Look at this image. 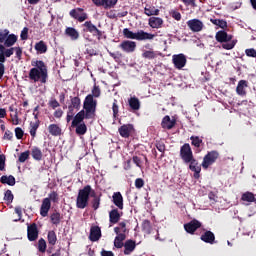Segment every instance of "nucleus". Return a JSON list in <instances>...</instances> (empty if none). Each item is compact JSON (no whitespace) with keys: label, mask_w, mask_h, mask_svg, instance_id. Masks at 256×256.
<instances>
[{"label":"nucleus","mask_w":256,"mask_h":256,"mask_svg":"<svg viewBox=\"0 0 256 256\" xmlns=\"http://www.w3.org/2000/svg\"><path fill=\"white\" fill-rule=\"evenodd\" d=\"M83 109L78 112L71 123V127L85 123V119H95V112L97 111V100L93 99V96L87 95L84 100Z\"/></svg>","instance_id":"nucleus-1"},{"label":"nucleus","mask_w":256,"mask_h":256,"mask_svg":"<svg viewBox=\"0 0 256 256\" xmlns=\"http://www.w3.org/2000/svg\"><path fill=\"white\" fill-rule=\"evenodd\" d=\"M31 65L33 68H31L28 73L30 81L45 85L49 79V69L47 68V64H45L43 60H32Z\"/></svg>","instance_id":"nucleus-2"},{"label":"nucleus","mask_w":256,"mask_h":256,"mask_svg":"<svg viewBox=\"0 0 256 256\" xmlns=\"http://www.w3.org/2000/svg\"><path fill=\"white\" fill-rule=\"evenodd\" d=\"M92 193H95V190L91 185H86L78 191V195L76 197L77 209H86V207H89V199Z\"/></svg>","instance_id":"nucleus-3"},{"label":"nucleus","mask_w":256,"mask_h":256,"mask_svg":"<svg viewBox=\"0 0 256 256\" xmlns=\"http://www.w3.org/2000/svg\"><path fill=\"white\" fill-rule=\"evenodd\" d=\"M89 33L92 34V37H96L98 41H101V38L103 37V32L93 24L91 20L86 21L82 24V35L86 41H91V36H89Z\"/></svg>","instance_id":"nucleus-4"},{"label":"nucleus","mask_w":256,"mask_h":256,"mask_svg":"<svg viewBox=\"0 0 256 256\" xmlns=\"http://www.w3.org/2000/svg\"><path fill=\"white\" fill-rule=\"evenodd\" d=\"M125 39H135L136 41H153L157 35L138 30L137 32L130 31L129 28L123 29Z\"/></svg>","instance_id":"nucleus-5"},{"label":"nucleus","mask_w":256,"mask_h":256,"mask_svg":"<svg viewBox=\"0 0 256 256\" xmlns=\"http://www.w3.org/2000/svg\"><path fill=\"white\" fill-rule=\"evenodd\" d=\"M215 39L218 43L222 44V49L231 51L237 45V40H233V35L227 34L225 30H220L216 33Z\"/></svg>","instance_id":"nucleus-6"},{"label":"nucleus","mask_w":256,"mask_h":256,"mask_svg":"<svg viewBox=\"0 0 256 256\" xmlns=\"http://www.w3.org/2000/svg\"><path fill=\"white\" fill-rule=\"evenodd\" d=\"M217 159H219V152L217 150H212L208 152L203 158V169H209V167H211V165H213V163H215Z\"/></svg>","instance_id":"nucleus-7"},{"label":"nucleus","mask_w":256,"mask_h":256,"mask_svg":"<svg viewBox=\"0 0 256 256\" xmlns=\"http://www.w3.org/2000/svg\"><path fill=\"white\" fill-rule=\"evenodd\" d=\"M69 15L79 23H83V21H87V19H89V15L83 8H74L69 12Z\"/></svg>","instance_id":"nucleus-8"},{"label":"nucleus","mask_w":256,"mask_h":256,"mask_svg":"<svg viewBox=\"0 0 256 256\" xmlns=\"http://www.w3.org/2000/svg\"><path fill=\"white\" fill-rule=\"evenodd\" d=\"M180 157L184 163H189V161H191V158L193 157V150H191V145H189V143H185L181 146Z\"/></svg>","instance_id":"nucleus-9"},{"label":"nucleus","mask_w":256,"mask_h":256,"mask_svg":"<svg viewBox=\"0 0 256 256\" xmlns=\"http://www.w3.org/2000/svg\"><path fill=\"white\" fill-rule=\"evenodd\" d=\"M118 47L124 53H135V50L137 49V42L131 40H123Z\"/></svg>","instance_id":"nucleus-10"},{"label":"nucleus","mask_w":256,"mask_h":256,"mask_svg":"<svg viewBox=\"0 0 256 256\" xmlns=\"http://www.w3.org/2000/svg\"><path fill=\"white\" fill-rule=\"evenodd\" d=\"M172 62L175 69H183L187 65V57L185 54H175L172 56Z\"/></svg>","instance_id":"nucleus-11"},{"label":"nucleus","mask_w":256,"mask_h":256,"mask_svg":"<svg viewBox=\"0 0 256 256\" xmlns=\"http://www.w3.org/2000/svg\"><path fill=\"white\" fill-rule=\"evenodd\" d=\"M28 241H37L39 239V228L36 223H32L27 227Z\"/></svg>","instance_id":"nucleus-12"},{"label":"nucleus","mask_w":256,"mask_h":256,"mask_svg":"<svg viewBox=\"0 0 256 256\" xmlns=\"http://www.w3.org/2000/svg\"><path fill=\"white\" fill-rule=\"evenodd\" d=\"M184 229L186 233L193 235L197 229H201V222H199L197 219H193L190 222L184 224Z\"/></svg>","instance_id":"nucleus-13"},{"label":"nucleus","mask_w":256,"mask_h":256,"mask_svg":"<svg viewBox=\"0 0 256 256\" xmlns=\"http://www.w3.org/2000/svg\"><path fill=\"white\" fill-rule=\"evenodd\" d=\"M188 163L190 171H193L194 173V179H199V177H201V166L199 165V161L193 156Z\"/></svg>","instance_id":"nucleus-14"},{"label":"nucleus","mask_w":256,"mask_h":256,"mask_svg":"<svg viewBox=\"0 0 256 256\" xmlns=\"http://www.w3.org/2000/svg\"><path fill=\"white\" fill-rule=\"evenodd\" d=\"M96 7H105V9H113L119 0H92Z\"/></svg>","instance_id":"nucleus-15"},{"label":"nucleus","mask_w":256,"mask_h":256,"mask_svg":"<svg viewBox=\"0 0 256 256\" xmlns=\"http://www.w3.org/2000/svg\"><path fill=\"white\" fill-rule=\"evenodd\" d=\"M102 234H101V227L99 226H91L90 228V234L88 239L92 241V243H95L101 239Z\"/></svg>","instance_id":"nucleus-16"},{"label":"nucleus","mask_w":256,"mask_h":256,"mask_svg":"<svg viewBox=\"0 0 256 256\" xmlns=\"http://www.w3.org/2000/svg\"><path fill=\"white\" fill-rule=\"evenodd\" d=\"M187 26L194 33H199V31H203V22L199 19H192L187 22Z\"/></svg>","instance_id":"nucleus-17"},{"label":"nucleus","mask_w":256,"mask_h":256,"mask_svg":"<svg viewBox=\"0 0 256 256\" xmlns=\"http://www.w3.org/2000/svg\"><path fill=\"white\" fill-rule=\"evenodd\" d=\"M118 132L124 139H129L131 133H133V124H124L120 126Z\"/></svg>","instance_id":"nucleus-18"},{"label":"nucleus","mask_w":256,"mask_h":256,"mask_svg":"<svg viewBox=\"0 0 256 256\" xmlns=\"http://www.w3.org/2000/svg\"><path fill=\"white\" fill-rule=\"evenodd\" d=\"M112 203L115 205V207L120 209V211H123V194H121V192H114L112 195Z\"/></svg>","instance_id":"nucleus-19"},{"label":"nucleus","mask_w":256,"mask_h":256,"mask_svg":"<svg viewBox=\"0 0 256 256\" xmlns=\"http://www.w3.org/2000/svg\"><path fill=\"white\" fill-rule=\"evenodd\" d=\"M51 210V202L49 198H44L42 200V204L40 207V215L41 217H47L49 215V211Z\"/></svg>","instance_id":"nucleus-20"},{"label":"nucleus","mask_w":256,"mask_h":256,"mask_svg":"<svg viewBox=\"0 0 256 256\" xmlns=\"http://www.w3.org/2000/svg\"><path fill=\"white\" fill-rule=\"evenodd\" d=\"M12 55L13 49L5 48V45L0 43V63H5V61H7V58L11 57Z\"/></svg>","instance_id":"nucleus-21"},{"label":"nucleus","mask_w":256,"mask_h":256,"mask_svg":"<svg viewBox=\"0 0 256 256\" xmlns=\"http://www.w3.org/2000/svg\"><path fill=\"white\" fill-rule=\"evenodd\" d=\"M175 125H177V120H175V119L171 120V117L169 115H166L162 119V123H161L162 129L171 130V129H173V127H175Z\"/></svg>","instance_id":"nucleus-22"},{"label":"nucleus","mask_w":256,"mask_h":256,"mask_svg":"<svg viewBox=\"0 0 256 256\" xmlns=\"http://www.w3.org/2000/svg\"><path fill=\"white\" fill-rule=\"evenodd\" d=\"M247 87H249V82H247V80H240L236 87L237 95H240L241 97H245V95H247V91L245 90L247 89Z\"/></svg>","instance_id":"nucleus-23"},{"label":"nucleus","mask_w":256,"mask_h":256,"mask_svg":"<svg viewBox=\"0 0 256 256\" xmlns=\"http://www.w3.org/2000/svg\"><path fill=\"white\" fill-rule=\"evenodd\" d=\"M119 221H121V214L119 213V209L114 208L109 212V222L112 225H116Z\"/></svg>","instance_id":"nucleus-24"},{"label":"nucleus","mask_w":256,"mask_h":256,"mask_svg":"<svg viewBox=\"0 0 256 256\" xmlns=\"http://www.w3.org/2000/svg\"><path fill=\"white\" fill-rule=\"evenodd\" d=\"M48 132L52 135V137H61L63 135V130L59 124H50L48 126Z\"/></svg>","instance_id":"nucleus-25"},{"label":"nucleus","mask_w":256,"mask_h":256,"mask_svg":"<svg viewBox=\"0 0 256 256\" xmlns=\"http://www.w3.org/2000/svg\"><path fill=\"white\" fill-rule=\"evenodd\" d=\"M148 25L152 29H161V27H163V18L150 17L148 20Z\"/></svg>","instance_id":"nucleus-26"},{"label":"nucleus","mask_w":256,"mask_h":256,"mask_svg":"<svg viewBox=\"0 0 256 256\" xmlns=\"http://www.w3.org/2000/svg\"><path fill=\"white\" fill-rule=\"evenodd\" d=\"M200 239L204 243H209L210 245H213L215 243V234L212 231L207 230L201 235Z\"/></svg>","instance_id":"nucleus-27"},{"label":"nucleus","mask_w":256,"mask_h":256,"mask_svg":"<svg viewBox=\"0 0 256 256\" xmlns=\"http://www.w3.org/2000/svg\"><path fill=\"white\" fill-rule=\"evenodd\" d=\"M63 220V215L57 210H55L51 215H50V223L52 225H55V227H58V225H61V221Z\"/></svg>","instance_id":"nucleus-28"},{"label":"nucleus","mask_w":256,"mask_h":256,"mask_svg":"<svg viewBox=\"0 0 256 256\" xmlns=\"http://www.w3.org/2000/svg\"><path fill=\"white\" fill-rule=\"evenodd\" d=\"M137 244L134 240H127L124 243V255H131L135 251Z\"/></svg>","instance_id":"nucleus-29"},{"label":"nucleus","mask_w":256,"mask_h":256,"mask_svg":"<svg viewBox=\"0 0 256 256\" xmlns=\"http://www.w3.org/2000/svg\"><path fill=\"white\" fill-rule=\"evenodd\" d=\"M128 104L132 111H139V109H141V101H139V98H137V96L130 97L128 99Z\"/></svg>","instance_id":"nucleus-30"},{"label":"nucleus","mask_w":256,"mask_h":256,"mask_svg":"<svg viewBox=\"0 0 256 256\" xmlns=\"http://www.w3.org/2000/svg\"><path fill=\"white\" fill-rule=\"evenodd\" d=\"M117 236L114 239V247H116V249H122L124 247V241L125 239H127V235L125 234H116Z\"/></svg>","instance_id":"nucleus-31"},{"label":"nucleus","mask_w":256,"mask_h":256,"mask_svg":"<svg viewBox=\"0 0 256 256\" xmlns=\"http://www.w3.org/2000/svg\"><path fill=\"white\" fill-rule=\"evenodd\" d=\"M90 197L93 198L91 201L92 209L94 211H97V209H99V207H101V195L97 196V194L95 193V190H94V193H92Z\"/></svg>","instance_id":"nucleus-32"},{"label":"nucleus","mask_w":256,"mask_h":256,"mask_svg":"<svg viewBox=\"0 0 256 256\" xmlns=\"http://www.w3.org/2000/svg\"><path fill=\"white\" fill-rule=\"evenodd\" d=\"M159 9L155 8V6L151 4H146L144 8V13L147 15V17H153V15H159Z\"/></svg>","instance_id":"nucleus-33"},{"label":"nucleus","mask_w":256,"mask_h":256,"mask_svg":"<svg viewBox=\"0 0 256 256\" xmlns=\"http://www.w3.org/2000/svg\"><path fill=\"white\" fill-rule=\"evenodd\" d=\"M65 35H67V37H70L72 41H77V39H79V32L73 27H67L65 29Z\"/></svg>","instance_id":"nucleus-34"},{"label":"nucleus","mask_w":256,"mask_h":256,"mask_svg":"<svg viewBox=\"0 0 256 256\" xmlns=\"http://www.w3.org/2000/svg\"><path fill=\"white\" fill-rule=\"evenodd\" d=\"M0 183H2V185H9L10 187L15 186V176L13 175H3L0 178Z\"/></svg>","instance_id":"nucleus-35"},{"label":"nucleus","mask_w":256,"mask_h":256,"mask_svg":"<svg viewBox=\"0 0 256 256\" xmlns=\"http://www.w3.org/2000/svg\"><path fill=\"white\" fill-rule=\"evenodd\" d=\"M241 201H245L246 203H256L255 194L253 192H244L241 196Z\"/></svg>","instance_id":"nucleus-36"},{"label":"nucleus","mask_w":256,"mask_h":256,"mask_svg":"<svg viewBox=\"0 0 256 256\" xmlns=\"http://www.w3.org/2000/svg\"><path fill=\"white\" fill-rule=\"evenodd\" d=\"M17 35L15 34H8L6 37V41H4V47H13L17 43Z\"/></svg>","instance_id":"nucleus-37"},{"label":"nucleus","mask_w":256,"mask_h":256,"mask_svg":"<svg viewBox=\"0 0 256 256\" xmlns=\"http://www.w3.org/2000/svg\"><path fill=\"white\" fill-rule=\"evenodd\" d=\"M31 155L34 161H41V159H43V152L37 146L32 148Z\"/></svg>","instance_id":"nucleus-38"},{"label":"nucleus","mask_w":256,"mask_h":256,"mask_svg":"<svg viewBox=\"0 0 256 256\" xmlns=\"http://www.w3.org/2000/svg\"><path fill=\"white\" fill-rule=\"evenodd\" d=\"M47 241L48 244L51 245L52 247H55V245H57V233H55L54 230L48 231Z\"/></svg>","instance_id":"nucleus-39"},{"label":"nucleus","mask_w":256,"mask_h":256,"mask_svg":"<svg viewBox=\"0 0 256 256\" xmlns=\"http://www.w3.org/2000/svg\"><path fill=\"white\" fill-rule=\"evenodd\" d=\"M34 49L37 53L43 55V53L47 51V44H45V41L41 40L35 44Z\"/></svg>","instance_id":"nucleus-40"},{"label":"nucleus","mask_w":256,"mask_h":256,"mask_svg":"<svg viewBox=\"0 0 256 256\" xmlns=\"http://www.w3.org/2000/svg\"><path fill=\"white\" fill-rule=\"evenodd\" d=\"M118 225V227L114 228V233H116V235H125V233H127V223L120 222Z\"/></svg>","instance_id":"nucleus-41"},{"label":"nucleus","mask_w":256,"mask_h":256,"mask_svg":"<svg viewBox=\"0 0 256 256\" xmlns=\"http://www.w3.org/2000/svg\"><path fill=\"white\" fill-rule=\"evenodd\" d=\"M40 122L37 120L36 122H30V135L31 137H37V129H39Z\"/></svg>","instance_id":"nucleus-42"},{"label":"nucleus","mask_w":256,"mask_h":256,"mask_svg":"<svg viewBox=\"0 0 256 256\" xmlns=\"http://www.w3.org/2000/svg\"><path fill=\"white\" fill-rule=\"evenodd\" d=\"M70 101H71V105H69V107H73L77 109V111H79L81 107V98H79V96L70 97Z\"/></svg>","instance_id":"nucleus-43"},{"label":"nucleus","mask_w":256,"mask_h":256,"mask_svg":"<svg viewBox=\"0 0 256 256\" xmlns=\"http://www.w3.org/2000/svg\"><path fill=\"white\" fill-rule=\"evenodd\" d=\"M75 127L76 135H85L87 133V125L85 123L78 124Z\"/></svg>","instance_id":"nucleus-44"},{"label":"nucleus","mask_w":256,"mask_h":256,"mask_svg":"<svg viewBox=\"0 0 256 256\" xmlns=\"http://www.w3.org/2000/svg\"><path fill=\"white\" fill-rule=\"evenodd\" d=\"M190 140L192 141L191 145H193L197 149H199V147H201V145H203V140L201 138H199V136H191Z\"/></svg>","instance_id":"nucleus-45"},{"label":"nucleus","mask_w":256,"mask_h":256,"mask_svg":"<svg viewBox=\"0 0 256 256\" xmlns=\"http://www.w3.org/2000/svg\"><path fill=\"white\" fill-rule=\"evenodd\" d=\"M112 111H113V118L117 119V117H119V101H117V99L113 100Z\"/></svg>","instance_id":"nucleus-46"},{"label":"nucleus","mask_w":256,"mask_h":256,"mask_svg":"<svg viewBox=\"0 0 256 256\" xmlns=\"http://www.w3.org/2000/svg\"><path fill=\"white\" fill-rule=\"evenodd\" d=\"M213 25L220 27V29H225L227 27V21L220 19H211L210 20Z\"/></svg>","instance_id":"nucleus-47"},{"label":"nucleus","mask_w":256,"mask_h":256,"mask_svg":"<svg viewBox=\"0 0 256 256\" xmlns=\"http://www.w3.org/2000/svg\"><path fill=\"white\" fill-rule=\"evenodd\" d=\"M38 251L40 253H45L47 251V242L43 238H40L38 241Z\"/></svg>","instance_id":"nucleus-48"},{"label":"nucleus","mask_w":256,"mask_h":256,"mask_svg":"<svg viewBox=\"0 0 256 256\" xmlns=\"http://www.w3.org/2000/svg\"><path fill=\"white\" fill-rule=\"evenodd\" d=\"M13 199H15L13 192H11V190H7L4 193V201H6L7 205H10V203H13Z\"/></svg>","instance_id":"nucleus-49"},{"label":"nucleus","mask_w":256,"mask_h":256,"mask_svg":"<svg viewBox=\"0 0 256 256\" xmlns=\"http://www.w3.org/2000/svg\"><path fill=\"white\" fill-rule=\"evenodd\" d=\"M31 155V152L29 150L22 152L19 157H18V161L19 163H25V161H27L29 159V156Z\"/></svg>","instance_id":"nucleus-50"},{"label":"nucleus","mask_w":256,"mask_h":256,"mask_svg":"<svg viewBox=\"0 0 256 256\" xmlns=\"http://www.w3.org/2000/svg\"><path fill=\"white\" fill-rule=\"evenodd\" d=\"M142 231H144V233H148V235L151 233V221H149V220L143 221Z\"/></svg>","instance_id":"nucleus-51"},{"label":"nucleus","mask_w":256,"mask_h":256,"mask_svg":"<svg viewBox=\"0 0 256 256\" xmlns=\"http://www.w3.org/2000/svg\"><path fill=\"white\" fill-rule=\"evenodd\" d=\"M142 57H144V59H155L157 57V53H155V51L146 50L142 53Z\"/></svg>","instance_id":"nucleus-52"},{"label":"nucleus","mask_w":256,"mask_h":256,"mask_svg":"<svg viewBox=\"0 0 256 256\" xmlns=\"http://www.w3.org/2000/svg\"><path fill=\"white\" fill-rule=\"evenodd\" d=\"M74 111H75V108H73L72 106H68V112L66 116L67 123H70V121L75 117Z\"/></svg>","instance_id":"nucleus-53"},{"label":"nucleus","mask_w":256,"mask_h":256,"mask_svg":"<svg viewBox=\"0 0 256 256\" xmlns=\"http://www.w3.org/2000/svg\"><path fill=\"white\" fill-rule=\"evenodd\" d=\"M92 97V99H94L93 97L99 98L101 97V88H99V86L94 85L93 89H92V94H88Z\"/></svg>","instance_id":"nucleus-54"},{"label":"nucleus","mask_w":256,"mask_h":256,"mask_svg":"<svg viewBox=\"0 0 256 256\" xmlns=\"http://www.w3.org/2000/svg\"><path fill=\"white\" fill-rule=\"evenodd\" d=\"M8 35H9L8 29H1L0 30V43H5Z\"/></svg>","instance_id":"nucleus-55"},{"label":"nucleus","mask_w":256,"mask_h":256,"mask_svg":"<svg viewBox=\"0 0 256 256\" xmlns=\"http://www.w3.org/2000/svg\"><path fill=\"white\" fill-rule=\"evenodd\" d=\"M15 133V137L18 140L23 139V135H25V131H23V129L21 127H16L14 130Z\"/></svg>","instance_id":"nucleus-56"},{"label":"nucleus","mask_w":256,"mask_h":256,"mask_svg":"<svg viewBox=\"0 0 256 256\" xmlns=\"http://www.w3.org/2000/svg\"><path fill=\"white\" fill-rule=\"evenodd\" d=\"M48 199H50V203L51 201L53 203H57V201H59V194H57L56 191H52L49 195H48Z\"/></svg>","instance_id":"nucleus-57"},{"label":"nucleus","mask_w":256,"mask_h":256,"mask_svg":"<svg viewBox=\"0 0 256 256\" xmlns=\"http://www.w3.org/2000/svg\"><path fill=\"white\" fill-rule=\"evenodd\" d=\"M8 49H12V55L16 52V57L21 59V56L23 55V49H21V47H11Z\"/></svg>","instance_id":"nucleus-58"},{"label":"nucleus","mask_w":256,"mask_h":256,"mask_svg":"<svg viewBox=\"0 0 256 256\" xmlns=\"http://www.w3.org/2000/svg\"><path fill=\"white\" fill-rule=\"evenodd\" d=\"M20 37L22 41H27V39L29 38V28L24 27L21 31Z\"/></svg>","instance_id":"nucleus-59"},{"label":"nucleus","mask_w":256,"mask_h":256,"mask_svg":"<svg viewBox=\"0 0 256 256\" xmlns=\"http://www.w3.org/2000/svg\"><path fill=\"white\" fill-rule=\"evenodd\" d=\"M170 15L172 19H175V21H181V12L176 10H171Z\"/></svg>","instance_id":"nucleus-60"},{"label":"nucleus","mask_w":256,"mask_h":256,"mask_svg":"<svg viewBox=\"0 0 256 256\" xmlns=\"http://www.w3.org/2000/svg\"><path fill=\"white\" fill-rule=\"evenodd\" d=\"M145 186V180H143L142 178H137L135 180V187L136 189H142V187Z\"/></svg>","instance_id":"nucleus-61"},{"label":"nucleus","mask_w":256,"mask_h":256,"mask_svg":"<svg viewBox=\"0 0 256 256\" xmlns=\"http://www.w3.org/2000/svg\"><path fill=\"white\" fill-rule=\"evenodd\" d=\"M15 213L18 215V219H15L14 221H21V218L23 217V210L21 206L15 207Z\"/></svg>","instance_id":"nucleus-62"},{"label":"nucleus","mask_w":256,"mask_h":256,"mask_svg":"<svg viewBox=\"0 0 256 256\" xmlns=\"http://www.w3.org/2000/svg\"><path fill=\"white\" fill-rule=\"evenodd\" d=\"M3 139H7V141H13V132L6 130Z\"/></svg>","instance_id":"nucleus-63"},{"label":"nucleus","mask_w":256,"mask_h":256,"mask_svg":"<svg viewBox=\"0 0 256 256\" xmlns=\"http://www.w3.org/2000/svg\"><path fill=\"white\" fill-rule=\"evenodd\" d=\"M245 54L247 55V57H256V50L253 48L250 49H246L245 50Z\"/></svg>","instance_id":"nucleus-64"}]
</instances>
